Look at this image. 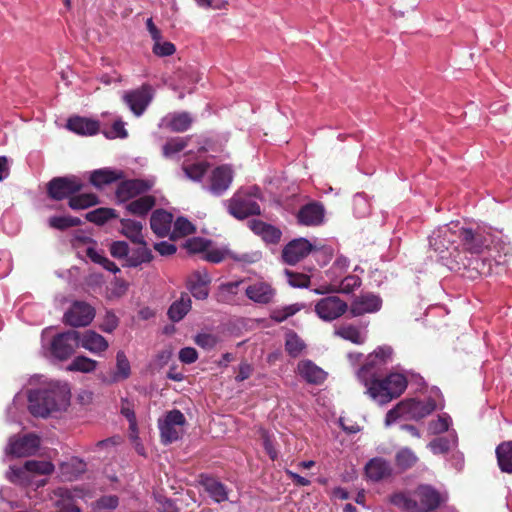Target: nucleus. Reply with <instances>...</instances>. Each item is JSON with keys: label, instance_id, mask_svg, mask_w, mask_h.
<instances>
[{"label": "nucleus", "instance_id": "obj_1", "mask_svg": "<svg viewBox=\"0 0 512 512\" xmlns=\"http://www.w3.org/2000/svg\"><path fill=\"white\" fill-rule=\"evenodd\" d=\"M358 378L367 388V393L380 404L398 398L407 388V379L400 373H391L383 379L377 371H371V363H365L358 371Z\"/></svg>", "mask_w": 512, "mask_h": 512}, {"label": "nucleus", "instance_id": "obj_2", "mask_svg": "<svg viewBox=\"0 0 512 512\" xmlns=\"http://www.w3.org/2000/svg\"><path fill=\"white\" fill-rule=\"evenodd\" d=\"M65 388L52 387L31 390L28 395V409L35 417L45 418L67 404Z\"/></svg>", "mask_w": 512, "mask_h": 512}, {"label": "nucleus", "instance_id": "obj_3", "mask_svg": "<svg viewBox=\"0 0 512 512\" xmlns=\"http://www.w3.org/2000/svg\"><path fill=\"white\" fill-rule=\"evenodd\" d=\"M84 188V182L76 175L58 176L46 184L47 196L55 201L70 199Z\"/></svg>", "mask_w": 512, "mask_h": 512}, {"label": "nucleus", "instance_id": "obj_4", "mask_svg": "<svg viewBox=\"0 0 512 512\" xmlns=\"http://www.w3.org/2000/svg\"><path fill=\"white\" fill-rule=\"evenodd\" d=\"M459 223H451V225H443L435 229L429 237L430 247L442 257L445 252L451 249L458 250L459 245Z\"/></svg>", "mask_w": 512, "mask_h": 512}, {"label": "nucleus", "instance_id": "obj_5", "mask_svg": "<svg viewBox=\"0 0 512 512\" xmlns=\"http://www.w3.org/2000/svg\"><path fill=\"white\" fill-rule=\"evenodd\" d=\"M186 424L184 414L178 410L173 409L168 411L163 420H159V430L161 442L164 445H169L181 438L183 427Z\"/></svg>", "mask_w": 512, "mask_h": 512}, {"label": "nucleus", "instance_id": "obj_6", "mask_svg": "<svg viewBox=\"0 0 512 512\" xmlns=\"http://www.w3.org/2000/svg\"><path fill=\"white\" fill-rule=\"evenodd\" d=\"M80 346V333L75 330H68L55 335L51 341V354L58 360L70 358Z\"/></svg>", "mask_w": 512, "mask_h": 512}, {"label": "nucleus", "instance_id": "obj_7", "mask_svg": "<svg viewBox=\"0 0 512 512\" xmlns=\"http://www.w3.org/2000/svg\"><path fill=\"white\" fill-rule=\"evenodd\" d=\"M348 308L347 302L340 297L329 295L315 303L314 311L321 320L331 322L343 316Z\"/></svg>", "mask_w": 512, "mask_h": 512}, {"label": "nucleus", "instance_id": "obj_8", "mask_svg": "<svg viewBox=\"0 0 512 512\" xmlns=\"http://www.w3.org/2000/svg\"><path fill=\"white\" fill-rule=\"evenodd\" d=\"M95 317V309L85 301H74L64 313L63 322L71 327L88 326Z\"/></svg>", "mask_w": 512, "mask_h": 512}, {"label": "nucleus", "instance_id": "obj_9", "mask_svg": "<svg viewBox=\"0 0 512 512\" xmlns=\"http://www.w3.org/2000/svg\"><path fill=\"white\" fill-rule=\"evenodd\" d=\"M153 98L152 87L143 84L141 87L126 92L123 95V101L136 116H141Z\"/></svg>", "mask_w": 512, "mask_h": 512}, {"label": "nucleus", "instance_id": "obj_10", "mask_svg": "<svg viewBox=\"0 0 512 512\" xmlns=\"http://www.w3.org/2000/svg\"><path fill=\"white\" fill-rule=\"evenodd\" d=\"M40 446V438L35 434L13 437L9 440L7 454L15 457H28L36 453Z\"/></svg>", "mask_w": 512, "mask_h": 512}, {"label": "nucleus", "instance_id": "obj_11", "mask_svg": "<svg viewBox=\"0 0 512 512\" xmlns=\"http://www.w3.org/2000/svg\"><path fill=\"white\" fill-rule=\"evenodd\" d=\"M154 185L151 180L129 179L121 181L116 189V197L121 202H126L138 195L148 192Z\"/></svg>", "mask_w": 512, "mask_h": 512}, {"label": "nucleus", "instance_id": "obj_12", "mask_svg": "<svg viewBox=\"0 0 512 512\" xmlns=\"http://www.w3.org/2000/svg\"><path fill=\"white\" fill-rule=\"evenodd\" d=\"M228 211L237 219H245L261 213L260 206L256 201L248 196L237 194L228 201Z\"/></svg>", "mask_w": 512, "mask_h": 512}, {"label": "nucleus", "instance_id": "obj_13", "mask_svg": "<svg viewBox=\"0 0 512 512\" xmlns=\"http://www.w3.org/2000/svg\"><path fill=\"white\" fill-rule=\"evenodd\" d=\"M459 241L462 249L471 254H480L489 246V241L483 233L461 226H459Z\"/></svg>", "mask_w": 512, "mask_h": 512}, {"label": "nucleus", "instance_id": "obj_14", "mask_svg": "<svg viewBox=\"0 0 512 512\" xmlns=\"http://www.w3.org/2000/svg\"><path fill=\"white\" fill-rule=\"evenodd\" d=\"M313 250V245L306 238L290 241L282 250V259L289 265H295Z\"/></svg>", "mask_w": 512, "mask_h": 512}, {"label": "nucleus", "instance_id": "obj_15", "mask_svg": "<svg viewBox=\"0 0 512 512\" xmlns=\"http://www.w3.org/2000/svg\"><path fill=\"white\" fill-rule=\"evenodd\" d=\"M199 483L214 502L222 503L229 500L230 489L216 477L200 474Z\"/></svg>", "mask_w": 512, "mask_h": 512}, {"label": "nucleus", "instance_id": "obj_16", "mask_svg": "<svg viewBox=\"0 0 512 512\" xmlns=\"http://www.w3.org/2000/svg\"><path fill=\"white\" fill-rule=\"evenodd\" d=\"M404 412L407 419L420 420L434 412L437 408L436 401L433 398L421 401L416 399H406L402 401Z\"/></svg>", "mask_w": 512, "mask_h": 512}, {"label": "nucleus", "instance_id": "obj_17", "mask_svg": "<svg viewBox=\"0 0 512 512\" xmlns=\"http://www.w3.org/2000/svg\"><path fill=\"white\" fill-rule=\"evenodd\" d=\"M382 300L379 296L373 293H365L356 297L351 305L350 313L352 316H362L367 313H375L381 309Z\"/></svg>", "mask_w": 512, "mask_h": 512}, {"label": "nucleus", "instance_id": "obj_18", "mask_svg": "<svg viewBox=\"0 0 512 512\" xmlns=\"http://www.w3.org/2000/svg\"><path fill=\"white\" fill-rule=\"evenodd\" d=\"M414 494L419 500L424 512L436 510L441 503L444 502V498L440 492L431 485H419L414 491Z\"/></svg>", "mask_w": 512, "mask_h": 512}, {"label": "nucleus", "instance_id": "obj_19", "mask_svg": "<svg viewBox=\"0 0 512 512\" xmlns=\"http://www.w3.org/2000/svg\"><path fill=\"white\" fill-rule=\"evenodd\" d=\"M211 277L205 269L194 271L188 279V289L194 298L204 300L209 294Z\"/></svg>", "mask_w": 512, "mask_h": 512}, {"label": "nucleus", "instance_id": "obj_20", "mask_svg": "<svg viewBox=\"0 0 512 512\" xmlns=\"http://www.w3.org/2000/svg\"><path fill=\"white\" fill-rule=\"evenodd\" d=\"M325 209L319 202H310L300 208L297 214L298 222L305 226H318L324 220Z\"/></svg>", "mask_w": 512, "mask_h": 512}, {"label": "nucleus", "instance_id": "obj_21", "mask_svg": "<svg viewBox=\"0 0 512 512\" xmlns=\"http://www.w3.org/2000/svg\"><path fill=\"white\" fill-rule=\"evenodd\" d=\"M232 170L226 165L216 167L210 176L209 190L214 195H221L232 182Z\"/></svg>", "mask_w": 512, "mask_h": 512}, {"label": "nucleus", "instance_id": "obj_22", "mask_svg": "<svg viewBox=\"0 0 512 512\" xmlns=\"http://www.w3.org/2000/svg\"><path fill=\"white\" fill-rule=\"evenodd\" d=\"M246 296L253 302L268 304L276 295V290L267 282L257 281L245 289Z\"/></svg>", "mask_w": 512, "mask_h": 512}, {"label": "nucleus", "instance_id": "obj_23", "mask_svg": "<svg viewBox=\"0 0 512 512\" xmlns=\"http://www.w3.org/2000/svg\"><path fill=\"white\" fill-rule=\"evenodd\" d=\"M362 281L357 275H348L341 280L339 285L327 284L319 288L314 289V293L318 295L332 294V293H344L350 294L356 288L360 287Z\"/></svg>", "mask_w": 512, "mask_h": 512}, {"label": "nucleus", "instance_id": "obj_24", "mask_svg": "<svg viewBox=\"0 0 512 512\" xmlns=\"http://www.w3.org/2000/svg\"><path fill=\"white\" fill-rule=\"evenodd\" d=\"M67 128L79 135L92 136L99 132L100 124L93 119L75 116L68 119Z\"/></svg>", "mask_w": 512, "mask_h": 512}, {"label": "nucleus", "instance_id": "obj_25", "mask_svg": "<svg viewBox=\"0 0 512 512\" xmlns=\"http://www.w3.org/2000/svg\"><path fill=\"white\" fill-rule=\"evenodd\" d=\"M299 375L310 384H321L326 379V372L311 360H302L297 365Z\"/></svg>", "mask_w": 512, "mask_h": 512}, {"label": "nucleus", "instance_id": "obj_26", "mask_svg": "<svg viewBox=\"0 0 512 512\" xmlns=\"http://www.w3.org/2000/svg\"><path fill=\"white\" fill-rule=\"evenodd\" d=\"M173 215L163 209L155 210L150 218L151 230L159 237H165L169 234Z\"/></svg>", "mask_w": 512, "mask_h": 512}, {"label": "nucleus", "instance_id": "obj_27", "mask_svg": "<svg viewBox=\"0 0 512 512\" xmlns=\"http://www.w3.org/2000/svg\"><path fill=\"white\" fill-rule=\"evenodd\" d=\"M365 473L369 479L377 482L389 477L392 473V468L385 459L373 458L366 464Z\"/></svg>", "mask_w": 512, "mask_h": 512}, {"label": "nucleus", "instance_id": "obj_28", "mask_svg": "<svg viewBox=\"0 0 512 512\" xmlns=\"http://www.w3.org/2000/svg\"><path fill=\"white\" fill-rule=\"evenodd\" d=\"M80 345L88 351L98 354L107 350V340L95 331L88 330L80 335Z\"/></svg>", "mask_w": 512, "mask_h": 512}, {"label": "nucleus", "instance_id": "obj_29", "mask_svg": "<svg viewBox=\"0 0 512 512\" xmlns=\"http://www.w3.org/2000/svg\"><path fill=\"white\" fill-rule=\"evenodd\" d=\"M192 301L188 293L183 292L178 300L169 307L167 315L172 322L181 321L191 310Z\"/></svg>", "mask_w": 512, "mask_h": 512}, {"label": "nucleus", "instance_id": "obj_30", "mask_svg": "<svg viewBox=\"0 0 512 512\" xmlns=\"http://www.w3.org/2000/svg\"><path fill=\"white\" fill-rule=\"evenodd\" d=\"M121 233L127 237L133 244H144V236L142 234L143 224L140 221L122 218L120 220Z\"/></svg>", "mask_w": 512, "mask_h": 512}, {"label": "nucleus", "instance_id": "obj_31", "mask_svg": "<svg viewBox=\"0 0 512 512\" xmlns=\"http://www.w3.org/2000/svg\"><path fill=\"white\" fill-rule=\"evenodd\" d=\"M54 465L49 461L28 460L22 468L12 469L13 474L20 478L24 472L37 475H49L53 472Z\"/></svg>", "mask_w": 512, "mask_h": 512}, {"label": "nucleus", "instance_id": "obj_32", "mask_svg": "<svg viewBox=\"0 0 512 512\" xmlns=\"http://www.w3.org/2000/svg\"><path fill=\"white\" fill-rule=\"evenodd\" d=\"M156 205V198L153 195H143L126 205V210L135 216H146Z\"/></svg>", "mask_w": 512, "mask_h": 512}, {"label": "nucleus", "instance_id": "obj_33", "mask_svg": "<svg viewBox=\"0 0 512 512\" xmlns=\"http://www.w3.org/2000/svg\"><path fill=\"white\" fill-rule=\"evenodd\" d=\"M123 178V172L110 169H97L90 174V183L96 188H102Z\"/></svg>", "mask_w": 512, "mask_h": 512}, {"label": "nucleus", "instance_id": "obj_34", "mask_svg": "<svg viewBox=\"0 0 512 512\" xmlns=\"http://www.w3.org/2000/svg\"><path fill=\"white\" fill-rule=\"evenodd\" d=\"M138 247L130 250L129 256L127 257V263L124 266L127 267H138L144 263H150L153 260L152 251L148 248L147 242L144 240V244H137Z\"/></svg>", "mask_w": 512, "mask_h": 512}, {"label": "nucleus", "instance_id": "obj_35", "mask_svg": "<svg viewBox=\"0 0 512 512\" xmlns=\"http://www.w3.org/2000/svg\"><path fill=\"white\" fill-rule=\"evenodd\" d=\"M100 203L97 195L93 193H76L70 197L68 206L72 210H84Z\"/></svg>", "mask_w": 512, "mask_h": 512}, {"label": "nucleus", "instance_id": "obj_36", "mask_svg": "<svg viewBox=\"0 0 512 512\" xmlns=\"http://www.w3.org/2000/svg\"><path fill=\"white\" fill-rule=\"evenodd\" d=\"M57 494L60 497L56 502L58 512H80L73 491L67 488H59Z\"/></svg>", "mask_w": 512, "mask_h": 512}, {"label": "nucleus", "instance_id": "obj_37", "mask_svg": "<svg viewBox=\"0 0 512 512\" xmlns=\"http://www.w3.org/2000/svg\"><path fill=\"white\" fill-rule=\"evenodd\" d=\"M496 456L501 471L512 473V441L503 442L498 445Z\"/></svg>", "mask_w": 512, "mask_h": 512}, {"label": "nucleus", "instance_id": "obj_38", "mask_svg": "<svg viewBox=\"0 0 512 512\" xmlns=\"http://www.w3.org/2000/svg\"><path fill=\"white\" fill-rule=\"evenodd\" d=\"M390 502L406 512H424L419 500L412 499L403 492L392 494Z\"/></svg>", "mask_w": 512, "mask_h": 512}, {"label": "nucleus", "instance_id": "obj_39", "mask_svg": "<svg viewBox=\"0 0 512 512\" xmlns=\"http://www.w3.org/2000/svg\"><path fill=\"white\" fill-rule=\"evenodd\" d=\"M131 375L130 362L124 351H118L116 354V370L112 374L110 382H119L128 379Z\"/></svg>", "mask_w": 512, "mask_h": 512}, {"label": "nucleus", "instance_id": "obj_40", "mask_svg": "<svg viewBox=\"0 0 512 512\" xmlns=\"http://www.w3.org/2000/svg\"><path fill=\"white\" fill-rule=\"evenodd\" d=\"M304 308L305 304L303 303H294L284 307H276L270 311V318L277 323H282Z\"/></svg>", "mask_w": 512, "mask_h": 512}, {"label": "nucleus", "instance_id": "obj_41", "mask_svg": "<svg viewBox=\"0 0 512 512\" xmlns=\"http://www.w3.org/2000/svg\"><path fill=\"white\" fill-rule=\"evenodd\" d=\"M116 210L113 208L101 207L88 212L85 215L87 221L96 225H104L108 220L117 218Z\"/></svg>", "mask_w": 512, "mask_h": 512}, {"label": "nucleus", "instance_id": "obj_42", "mask_svg": "<svg viewBox=\"0 0 512 512\" xmlns=\"http://www.w3.org/2000/svg\"><path fill=\"white\" fill-rule=\"evenodd\" d=\"M334 333L336 336L354 344L360 345L364 343V337L361 335L360 330L354 325H342L337 328Z\"/></svg>", "mask_w": 512, "mask_h": 512}, {"label": "nucleus", "instance_id": "obj_43", "mask_svg": "<svg viewBox=\"0 0 512 512\" xmlns=\"http://www.w3.org/2000/svg\"><path fill=\"white\" fill-rule=\"evenodd\" d=\"M418 461V457L416 454L409 448L400 449L395 455V463L398 468L405 471L412 468L416 462Z\"/></svg>", "mask_w": 512, "mask_h": 512}, {"label": "nucleus", "instance_id": "obj_44", "mask_svg": "<svg viewBox=\"0 0 512 512\" xmlns=\"http://www.w3.org/2000/svg\"><path fill=\"white\" fill-rule=\"evenodd\" d=\"M98 365L96 360L88 358L86 356L80 355L75 357L72 362L69 364L67 369L69 371H77L82 373H90L93 372Z\"/></svg>", "mask_w": 512, "mask_h": 512}, {"label": "nucleus", "instance_id": "obj_45", "mask_svg": "<svg viewBox=\"0 0 512 512\" xmlns=\"http://www.w3.org/2000/svg\"><path fill=\"white\" fill-rule=\"evenodd\" d=\"M48 224L53 229L64 231L71 227L80 226L82 221L80 218L73 216H52L49 218Z\"/></svg>", "mask_w": 512, "mask_h": 512}, {"label": "nucleus", "instance_id": "obj_46", "mask_svg": "<svg viewBox=\"0 0 512 512\" xmlns=\"http://www.w3.org/2000/svg\"><path fill=\"white\" fill-rule=\"evenodd\" d=\"M305 346L304 341L295 332H289L286 335L285 350L289 356L298 357Z\"/></svg>", "mask_w": 512, "mask_h": 512}, {"label": "nucleus", "instance_id": "obj_47", "mask_svg": "<svg viewBox=\"0 0 512 512\" xmlns=\"http://www.w3.org/2000/svg\"><path fill=\"white\" fill-rule=\"evenodd\" d=\"M192 124V118L189 113L181 112L171 116L168 127L174 132H184Z\"/></svg>", "mask_w": 512, "mask_h": 512}, {"label": "nucleus", "instance_id": "obj_48", "mask_svg": "<svg viewBox=\"0 0 512 512\" xmlns=\"http://www.w3.org/2000/svg\"><path fill=\"white\" fill-rule=\"evenodd\" d=\"M391 355L392 349L390 347H378L368 356L366 363H371V371H376V367L385 364Z\"/></svg>", "mask_w": 512, "mask_h": 512}, {"label": "nucleus", "instance_id": "obj_49", "mask_svg": "<svg viewBox=\"0 0 512 512\" xmlns=\"http://www.w3.org/2000/svg\"><path fill=\"white\" fill-rule=\"evenodd\" d=\"M86 255L90 258L92 262L101 265L104 269H106L109 272L116 274L120 271L119 267L113 261L101 255L92 247L87 248Z\"/></svg>", "mask_w": 512, "mask_h": 512}, {"label": "nucleus", "instance_id": "obj_50", "mask_svg": "<svg viewBox=\"0 0 512 512\" xmlns=\"http://www.w3.org/2000/svg\"><path fill=\"white\" fill-rule=\"evenodd\" d=\"M195 231V226L187 218L178 217L174 222L172 237H185Z\"/></svg>", "mask_w": 512, "mask_h": 512}, {"label": "nucleus", "instance_id": "obj_51", "mask_svg": "<svg viewBox=\"0 0 512 512\" xmlns=\"http://www.w3.org/2000/svg\"><path fill=\"white\" fill-rule=\"evenodd\" d=\"M211 241L202 237H193L186 240L184 248L191 254L201 253L208 249Z\"/></svg>", "mask_w": 512, "mask_h": 512}, {"label": "nucleus", "instance_id": "obj_52", "mask_svg": "<svg viewBox=\"0 0 512 512\" xmlns=\"http://www.w3.org/2000/svg\"><path fill=\"white\" fill-rule=\"evenodd\" d=\"M285 275L289 285L296 288H307L310 284V277L304 273L294 272L285 269Z\"/></svg>", "mask_w": 512, "mask_h": 512}, {"label": "nucleus", "instance_id": "obj_53", "mask_svg": "<svg viewBox=\"0 0 512 512\" xmlns=\"http://www.w3.org/2000/svg\"><path fill=\"white\" fill-rule=\"evenodd\" d=\"M186 146L187 140L185 138H172L168 140L163 146V154L166 157H170L176 153L181 152Z\"/></svg>", "mask_w": 512, "mask_h": 512}, {"label": "nucleus", "instance_id": "obj_54", "mask_svg": "<svg viewBox=\"0 0 512 512\" xmlns=\"http://www.w3.org/2000/svg\"><path fill=\"white\" fill-rule=\"evenodd\" d=\"M208 164L205 162L194 163L183 167L185 175L194 181L200 180L207 172Z\"/></svg>", "mask_w": 512, "mask_h": 512}, {"label": "nucleus", "instance_id": "obj_55", "mask_svg": "<svg viewBox=\"0 0 512 512\" xmlns=\"http://www.w3.org/2000/svg\"><path fill=\"white\" fill-rule=\"evenodd\" d=\"M451 418L448 414L444 413L439 415L436 420L429 422V430L433 434H441L449 429Z\"/></svg>", "mask_w": 512, "mask_h": 512}, {"label": "nucleus", "instance_id": "obj_56", "mask_svg": "<svg viewBox=\"0 0 512 512\" xmlns=\"http://www.w3.org/2000/svg\"><path fill=\"white\" fill-rule=\"evenodd\" d=\"M119 499L115 495H104L97 499L93 505L95 512L105 509H115L118 506Z\"/></svg>", "mask_w": 512, "mask_h": 512}, {"label": "nucleus", "instance_id": "obj_57", "mask_svg": "<svg viewBox=\"0 0 512 512\" xmlns=\"http://www.w3.org/2000/svg\"><path fill=\"white\" fill-rule=\"evenodd\" d=\"M109 251L112 257L116 259H125L127 261L130 248L128 243L125 241H114L110 244Z\"/></svg>", "mask_w": 512, "mask_h": 512}, {"label": "nucleus", "instance_id": "obj_58", "mask_svg": "<svg viewBox=\"0 0 512 512\" xmlns=\"http://www.w3.org/2000/svg\"><path fill=\"white\" fill-rule=\"evenodd\" d=\"M102 133L108 139H124L128 136V132L125 129V123L122 120H116L109 130H103Z\"/></svg>", "mask_w": 512, "mask_h": 512}, {"label": "nucleus", "instance_id": "obj_59", "mask_svg": "<svg viewBox=\"0 0 512 512\" xmlns=\"http://www.w3.org/2000/svg\"><path fill=\"white\" fill-rule=\"evenodd\" d=\"M152 51L158 57H165L173 55L176 51V47L172 42H161V40H159L154 43Z\"/></svg>", "mask_w": 512, "mask_h": 512}, {"label": "nucleus", "instance_id": "obj_60", "mask_svg": "<svg viewBox=\"0 0 512 512\" xmlns=\"http://www.w3.org/2000/svg\"><path fill=\"white\" fill-rule=\"evenodd\" d=\"M195 343L203 349H212L216 346L218 338L210 333H200L194 339Z\"/></svg>", "mask_w": 512, "mask_h": 512}, {"label": "nucleus", "instance_id": "obj_61", "mask_svg": "<svg viewBox=\"0 0 512 512\" xmlns=\"http://www.w3.org/2000/svg\"><path fill=\"white\" fill-rule=\"evenodd\" d=\"M402 401L399 402L394 408L390 409L385 417V424L387 426L391 425L395 421H397L399 418H406V414L404 412Z\"/></svg>", "mask_w": 512, "mask_h": 512}, {"label": "nucleus", "instance_id": "obj_62", "mask_svg": "<svg viewBox=\"0 0 512 512\" xmlns=\"http://www.w3.org/2000/svg\"><path fill=\"white\" fill-rule=\"evenodd\" d=\"M428 446L434 454H444L450 449L449 441L446 438L434 439Z\"/></svg>", "mask_w": 512, "mask_h": 512}, {"label": "nucleus", "instance_id": "obj_63", "mask_svg": "<svg viewBox=\"0 0 512 512\" xmlns=\"http://www.w3.org/2000/svg\"><path fill=\"white\" fill-rule=\"evenodd\" d=\"M281 231L273 225L268 224L262 235V239L271 244H276L281 238Z\"/></svg>", "mask_w": 512, "mask_h": 512}, {"label": "nucleus", "instance_id": "obj_64", "mask_svg": "<svg viewBox=\"0 0 512 512\" xmlns=\"http://www.w3.org/2000/svg\"><path fill=\"white\" fill-rule=\"evenodd\" d=\"M198 358V353L195 348L185 347L179 351V360L185 364L194 363Z\"/></svg>", "mask_w": 512, "mask_h": 512}]
</instances>
